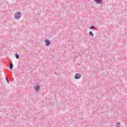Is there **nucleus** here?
Masks as SVG:
<instances>
[{
    "label": "nucleus",
    "mask_w": 127,
    "mask_h": 127,
    "mask_svg": "<svg viewBox=\"0 0 127 127\" xmlns=\"http://www.w3.org/2000/svg\"><path fill=\"white\" fill-rule=\"evenodd\" d=\"M21 17V13L19 12H16L15 14V18L16 19H19Z\"/></svg>",
    "instance_id": "f257e3e1"
},
{
    "label": "nucleus",
    "mask_w": 127,
    "mask_h": 127,
    "mask_svg": "<svg viewBox=\"0 0 127 127\" xmlns=\"http://www.w3.org/2000/svg\"><path fill=\"white\" fill-rule=\"evenodd\" d=\"M45 42L46 43V46H50L51 42L50 41L48 40H45Z\"/></svg>",
    "instance_id": "f03ea898"
},
{
    "label": "nucleus",
    "mask_w": 127,
    "mask_h": 127,
    "mask_svg": "<svg viewBox=\"0 0 127 127\" xmlns=\"http://www.w3.org/2000/svg\"><path fill=\"white\" fill-rule=\"evenodd\" d=\"M75 79H78L81 78V74L80 73H76L74 76Z\"/></svg>",
    "instance_id": "7ed1b4c3"
},
{
    "label": "nucleus",
    "mask_w": 127,
    "mask_h": 127,
    "mask_svg": "<svg viewBox=\"0 0 127 127\" xmlns=\"http://www.w3.org/2000/svg\"><path fill=\"white\" fill-rule=\"evenodd\" d=\"M34 89L36 92H38V91L40 90V87H39L38 85H36L34 87Z\"/></svg>",
    "instance_id": "20e7f679"
},
{
    "label": "nucleus",
    "mask_w": 127,
    "mask_h": 127,
    "mask_svg": "<svg viewBox=\"0 0 127 127\" xmlns=\"http://www.w3.org/2000/svg\"><path fill=\"white\" fill-rule=\"evenodd\" d=\"M95 2L98 3V4H101L103 3V0H94Z\"/></svg>",
    "instance_id": "39448f33"
},
{
    "label": "nucleus",
    "mask_w": 127,
    "mask_h": 127,
    "mask_svg": "<svg viewBox=\"0 0 127 127\" xmlns=\"http://www.w3.org/2000/svg\"><path fill=\"white\" fill-rule=\"evenodd\" d=\"M9 65H10L9 69L11 70L12 68H13V64H12V63H11L9 64Z\"/></svg>",
    "instance_id": "423d86ee"
},
{
    "label": "nucleus",
    "mask_w": 127,
    "mask_h": 127,
    "mask_svg": "<svg viewBox=\"0 0 127 127\" xmlns=\"http://www.w3.org/2000/svg\"><path fill=\"white\" fill-rule=\"evenodd\" d=\"M15 56L16 58V59H19V55L17 54H15Z\"/></svg>",
    "instance_id": "0eeeda50"
},
{
    "label": "nucleus",
    "mask_w": 127,
    "mask_h": 127,
    "mask_svg": "<svg viewBox=\"0 0 127 127\" xmlns=\"http://www.w3.org/2000/svg\"><path fill=\"white\" fill-rule=\"evenodd\" d=\"M89 35L90 36H93L94 35H93V32L90 31L89 33Z\"/></svg>",
    "instance_id": "6e6552de"
},
{
    "label": "nucleus",
    "mask_w": 127,
    "mask_h": 127,
    "mask_svg": "<svg viewBox=\"0 0 127 127\" xmlns=\"http://www.w3.org/2000/svg\"><path fill=\"white\" fill-rule=\"evenodd\" d=\"M89 29H95V26H90L89 27Z\"/></svg>",
    "instance_id": "1a4fd4ad"
},
{
    "label": "nucleus",
    "mask_w": 127,
    "mask_h": 127,
    "mask_svg": "<svg viewBox=\"0 0 127 127\" xmlns=\"http://www.w3.org/2000/svg\"><path fill=\"white\" fill-rule=\"evenodd\" d=\"M5 79H6V81L7 83L8 84H9V80H8V78L7 77H6Z\"/></svg>",
    "instance_id": "9d476101"
}]
</instances>
